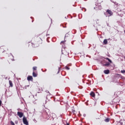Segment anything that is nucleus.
I'll return each instance as SVG.
<instances>
[{
	"label": "nucleus",
	"instance_id": "nucleus-1",
	"mask_svg": "<svg viewBox=\"0 0 125 125\" xmlns=\"http://www.w3.org/2000/svg\"><path fill=\"white\" fill-rule=\"evenodd\" d=\"M22 122L24 125H29V123L28 122V121H27V118H26V117H23Z\"/></svg>",
	"mask_w": 125,
	"mask_h": 125
},
{
	"label": "nucleus",
	"instance_id": "nucleus-2",
	"mask_svg": "<svg viewBox=\"0 0 125 125\" xmlns=\"http://www.w3.org/2000/svg\"><path fill=\"white\" fill-rule=\"evenodd\" d=\"M101 5L100 4H96V7H94V9H96V10H101Z\"/></svg>",
	"mask_w": 125,
	"mask_h": 125
},
{
	"label": "nucleus",
	"instance_id": "nucleus-3",
	"mask_svg": "<svg viewBox=\"0 0 125 125\" xmlns=\"http://www.w3.org/2000/svg\"><path fill=\"white\" fill-rule=\"evenodd\" d=\"M106 13L109 15L108 16H111V15H113V12H112V11L110 10H107Z\"/></svg>",
	"mask_w": 125,
	"mask_h": 125
},
{
	"label": "nucleus",
	"instance_id": "nucleus-4",
	"mask_svg": "<svg viewBox=\"0 0 125 125\" xmlns=\"http://www.w3.org/2000/svg\"><path fill=\"white\" fill-rule=\"evenodd\" d=\"M17 115L20 118H22L24 114L23 113L19 111L17 112Z\"/></svg>",
	"mask_w": 125,
	"mask_h": 125
},
{
	"label": "nucleus",
	"instance_id": "nucleus-5",
	"mask_svg": "<svg viewBox=\"0 0 125 125\" xmlns=\"http://www.w3.org/2000/svg\"><path fill=\"white\" fill-rule=\"evenodd\" d=\"M32 80H33V77H32L31 76H29L28 77H27V80L32 81Z\"/></svg>",
	"mask_w": 125,
	"mask_h": 125
},
{
	"label": "nucleus",
	"instance_id": "nucleus-6",
	"mask_svg": "<svg viewBox=\"0 0 125 125\" xmlns=\"http://www.w3.org/2000/svg\"><path fill=\"white\" fill-rule=\"evenodd\" d=\"M90 95H91L92 97H95V93H94L93 92H91L90 94Z\"/></svg>",
	"mask_w": 125,
	"mask_h": 125
},
{
	"label": "nucleus",
	"instance_id": "nucleus-7",
	"mask_svg": "<svg viewBox=\"0 0 125 125\" xmlns=\"http://www.w3.org/2000/svg\"><path fill=\"white\" fill-rule=\"evenodd\" d=\"M109 72L110 71H109V70H104V74H109Z\"/></svg>",
	"mask_w": 125,
	"mask_h": 125
},
{
	"label": "nucleus",
	"instance_id": "nucleus-8",
	"mask_svg": "<svg viewBox=\"0 0 125 125\" xmlns=\"http://www.w3.org/2000/svg\"><path fill=\"white\" fill-rule=\"evenodd\" d=\"M33 76L34 77V78H36V77L38 76V74H37L36 73H35V72L33 71Z\"/></svg>",
	"mask_w": 125,
	"mask_h": 125
},
{
	"label": "nucleus",
	"instance_id": "nucleus-9",
	"mask_svg": "<svg viewBox=\"0 0 125 125\" xmlns=\"http://www.w3.org/2000/svg\"><path fill=\"white\" fill-rule=\"evenodd\" d=\"M9 83L10 86H11V87H12V86H13V84L12 83V81L9 80Z\"/></svg>",
	"mask_w": 125,
	"mask_h": 125
},
{
	"label": "nucleus",
	"instance_id": "nucleus-10",
	"mask_svg": "<svg viewBox=\"0 0 125 125\" xmlns=\"http://www.w3.org/2000/svg\"><path fill=\"white\" fill-rule=\"evenodd\" d=\"M104 122H105V123H109V122H110V118H107L105 119L104 120Z\"/></svg>",
	"mask_w": 125,
	"mask_h": 125
},
{
	"label": "nucleus",
	"instance_id": "nucleus-11",
	"mask_svg": "<svg viewBox=\"0 0 125 125\" xmlns=\"http://www.w3.org/2000/svg\"><path fill=\"white\" fill-rule=\"evenodd\" d=\"M107 43H108V41L106 39L104 40V44H107Z\"/></svg>",
	"mask_w": 125,
	"mask_h": 125
},
{
	"label": "nucleus",
	"instance_id": "nucleus-12",
	"mask_svg": "<svg viewBox=\"0 0 125 125\" xmlns=\"http://www.w3.org/2000/svg\"><path fill=\"white\" fill-rule=\"evenodd\" d=\"M52 118H56V115L55 113L52 114Z\"/></svg>",
	"mask_w": 125,
	"mask_h": 125
},
{
	"label": "nucleus",
	"instance_id": "nucleus-13",
	"mask_svg": "<svg viewBox=\"0 0 125 125\" xmlns=\"http://www.w3.org/2000/svg\"><path fill=\"white\" fill-rule=\"evenodd\" d=\"M106 60H108V61H109V62H110V63H112V61L110 59L106 58Z\"/></svg>",
	"mask_w": 125,
	"mask_h": 125
},
{
	"label": "nucleus",
	"instance_id": "nucleus-14",
	"mask_svg": "<svg viewBox=\"0 0 125 125\" xmlns=\"http://www.w3.org/2000/svg\"><path fill=\"white\" fill-rule=\"evenodd\" d=\"M65 42H66V41H65V40H64V41H62V42H61V44H62V43L64 44Z\"/></svg>",
	"mask_w": 125,
	"mask_h": 125
},
{
	"label": "nucleus",
	"instance_id": "nucleus-15",
	"mask_svg": "<svg viewBox=\"0 0 125 125\" xmlns=\"http://www.w3.org/2000/svg\"><path fill=\"white\" fill-rule=\"evenodd\" d=\"M62 54H64L65 55H66V54H68V53H65V52H63V50H62Z\"/></svg>",
	"mask_w": 125,
	"mask_h": 125
},
{
	"label": "nucleus",
	"instance_id": "nucleus-16",
	"mask_svg": "<svg viewBox=\"0 0 125 125\" xmlns=\"http://www.w3.org/2000/svg\"><path fill=\"white\" fill-rule=\"evenodd\" d=\"M121 73H122V74H125V70H121Z\"/></svg>",
	"mask_w": 125,
	"mask_h": 125
},
{
	"label": "nucleus",
	"instance_id": "nucleus-17",
	"mask_svg": "<svg viewBox=\"0 0 125 125\" xmlns=\"http://www.w3.org/2000/svg\"><path fill=\"white\" fill-rule=\"evenodd\" d=\"M69 36V34L68 33H66V34H65L64 39L66 38V37H68Z\"/></svg>",
	"mask_w": 125,
	"mask_h": 125
},
{
	"label": "nucleus",
	"instance_id": "nucleus-18",
	"mask_svg": "<svg viewBox=\"0 0 125 125\" xmlns=\"http://www.w3.org/2000/svg\"><path fill=\"white\" fill-rule=\"evenodd\" d=\"M110 65V63L107 62L104 64V66H109Z\"/></svg>",
	"mask_w": 125,
	"mask_h": 125
},
{
	"label": "nucleus",
	"instance_id": "nucleus-19",
	"mask_svg": "<svg viewBox=\"0 0 125 125\" xmlns=\"http://www.w3.org/2000/svg\"><path fill=\"white\" fill-rule=\"evenodd\" d=\"M33 70H34V71L37 70V66H34V67H33Z\"/></svg>",
	"mask_w": 125,
	"mask_h": 125
},
{
	"label": "nucleus",
	"instance_id": "nucleus-20",
	"mask_svg": "<svg viewBox=\"0 0 125 125\" xmlns=\"http://www.w3.org/2000/svg\"><path fill=\"white\" fill-rule=\"evenodd\" d=\"M11 125H15V124H14V123L12 121H11Z\"/></svg>",
	"mask_w": 125,
	"mask_h": 125
},
{
	"label": "nucleus",
	"instance_id": "nucleus-21",
	"mask_svg": "<svg viewBox=\"0 0 125 125\" xmlns=\"http://www.w3.org/2000/svg\"><path fill=\"white\" fill-rule=\"evenodd\" d=\"M65 69H66V70H70V68L68 67V66H65Z\"/></svg>",
	"mask_w": 125,
	"mask_h": 125
},
{
	"label": "nucleus",
	"instance_id": "nucleus-22",
	"mask_svg": "<svg viewBox=\"0 0 125 125\" xmlns=\"http://www.w3.org/2000/svg\"><path fill=\"white\" fill-rule=\"evenodd\" d=\"M60 72V67L59 68V71L58 72V74Z\"/></svg>",
	"mask_w": 125,
	"mask_h": 125
},
{
	"label": "nucleus",
	"instance_id": "nucleus-23",
	"mask_svg": "<svg viewBox=\"0 0 125 125\" xmlns=\"http://www.w3.org/2000/svg\"><path fill=\"white\" fill-rule=\"evenodd\" d=\"M1 105V101L0 100V106Z\"/></svg>",
	"mask_w": 125,
	"mask_h": 125
},
{
	"label": "nucleus",
	"instance_id": "nucleus-24",
	"mask_svg": "<svg viewBox=\"0 0 125 125\" xmlns=\"http://www.w3.org/2000/svg\"><path fill=\"white\" fill-rule=\"evenodd\" d=\"M48 95H50V93L49 92H48Z\"/></svg>",
	"mask_w": 125,
	"mask_h": 125
},
{
	"label": "nucleus",
	"instance_id": "nucleus-25",
	"mask_svg": "<svg viewBox=\"0 0 125 125\" xmlns=\"http://www.w3.org/2000/svg\"><path fill=\"white\" fill-rule=\"evenodd\" d=\"M66 125H70L69 123H67Z\"/></svg>",
	"mask_w": 125,
	"mask_h": 125
},
{
	"label": "nucleus",
	"instance_id": "nucleus-26",
	"mask_svg": "<svg viewBox=\"0 0 125 125\" xmlns=\"http://www.w3.org/2000/svg\"><path fill=\"white\" fill-rule=\"evenodd\" d=\"M47 115L49 117V115H48V114H47Z\"/></svg>",
	"mask_w": 125,
	"mask_h": 125
},
{
	"label": "nucleus",
	"instance_id": "nucleus-27",
	"mask_svg": "<svg viewBox=\"0 0 125 125\" xmlns=\"http://www.w3.org/2000/svg\"><path fill=\"white\" fill-rule=\"evenodd\" d=\"M45 104H46V102H45Z\"/></svg>",
	"mask_w": 125,
	"mask_h": 125
}]
</instances>
